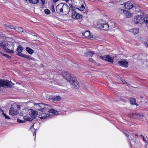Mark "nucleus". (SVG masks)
I'll return each instance as SVG.
<instances>
[{
  "label": "nucleus",
  "mask_w": 148,
  "mask_h": 148,
  "mask_svg": "<svg viewBox=\"0 0 148 148\" xmlns=\"http://www.w3.org/2000/svg\"><path fill=\"white\" fill-rule=\"evenodd\" d=\"M52 116L51 114H50L49 113H43L41 112L39 114V117L41 119H45L47 118H51Z\"/></svg>",
  "instance_id": "1a4fd4ad"
},
{
  "label": "nucleus",
  "mask_w": 148,
  "mask_h": 148,
  "mask_svg": "<svg viewBox=\"0 0 148 148\" xmlns=\"http://www.w3.org/2000/svg\"><path fill=\"white\" fill-rule=\"evenodd\" d=\"M77 13L75 10H73L72 14V17L73 18H75L76 17V15L77 14Z\"/></svg>",
  "instance_id": "7c9ffc66"
},
{
  "label": "nucleus",
  "mask_w": 148,
  "mask_h": 148,
  "mask_svg": "<svg viewBox=\"0 0 148 148\" xmlns=\"http://www.w3.org/2000/svg\"><path fill=\"white\" fill-rule=\"evenodd\" d=\"M41 1L42 4V5H43L45 3V0H40Z\"/></svg>",
  "instance_id": "4c0bfd02"
},
{
  "label": "nucleus",
  "mask_w": 148,
  "mask_h": 148,
  "mask_svg": "<svg viewBox=\"0 0 148 148\" xmlns=\"http://www.w3.org/2000/svg\"><path fill=\"white\" fill-rule=\"evenodd\" d=\"M15 30L16 31L19 33L23 32V29L21 27H15Z\"/></svg>",
  "instance_id": "b1692460"
},
{
  "label": "nucleus",
  "mask_w": 148,
  "mask_h": 148,
  "mask_svg": "<svg viewBox=\"0 0 148 148\" xmlns=\"http://www.w3.org/2000/svg\"><path fill=\"white\" fill-rule=\"evenodd\" d=\"M62 75L67 81L74 85L75 88H78V82L73 75L65 71H63L62 72Z\"/></svg>",
  "instance_id": "7ed1b4c3"
},
{
  "label": "nucleus",
  "mask_w": 148,
  "mask_h": 148,
  "mask_svg": "<svg viewBox=\"0 0 148 148\" xmlns=\"http://www.w3.org/2000/svg\"><path fill=\"white\" fill-rule=\"evenodd\" d=\"M14 42L7 41L3 39L0 34V46L2 47L6 53H12L15 51L14 49Z\"/></svg>",
  "instance_id": "f257e3e1"
},
{
  "label": "nucleus",
  "mask_w": 148,
  "mask_h": 148,
  "mask_svg": "<svg viewBox=\"0 0 148 148\" xmlns=\"http://www.w3.org/2000/svg\"><path fill=\"white\" fill-rule=\"evenodd\" d=\"M84 4H85V5H86V4L85 3H84Z\"/></svg>",
  "instance_id": "49530a36"
},
{
  "label": "nucleus",
  "mask_w": 148,
  "mask_h": 148,
  "mask_svg": "<svg viewBox=\"0 0 148 148\" xmlns=\"http://www.w3.org/2000/svg\"><path fill=\"white\" fill-rule=\"evenodd\" d=\"M26 50L27 52L30 54H32L34 53L33 50L29 47H26Z\"/></svg>",
  "instance_id": "393cba45"
},
{
  "label": "nucleus",
  "mask_w": 148,
  "mask_h": 148,
  "mask_svg": "<svg viewBox=\"0 0 148 148\" xmlns=\"http://www.w3.org/2000/svg\"><path fill=\"white\" fill-rule=\"evenodd\" d=\"M44 12L45 13L47 14H50V10L47 9H45L44 10Z\"/></svg>",
  "instance_id": "72a5a7b5"
},
{
  "label": "nucleus",
  "mask_w": 148,
  "mask_h": 148,
  "mask_svg": "<svg viewBox=\"0 0 148 148\" xmlns=\"http://www.w3.org/2000/svg\"><path fill=\"white\" fill-rule=\"evenodd\" d=\"M97 25L99 27L104 30H107L109 28L108 24L103 20L100 19L97 21Z\"/></svg>",
  "instance_id": "39448f33"
},
{
  "label": "nucleus",
  "mask_w": 148,
  "mask_h": 148,
  "mask_svg": "<svg viewBox=\"0 0 148 148\" xmlns=\"http://www.w3.org/2000/svg\"><path fill=\"white\" fill-rule=\"evenodd\" d=\"M29 113L33 119L36 118L37 115L36 111L32 109L29 110Z\"/></svg>",
  "instance_id": "ddd939ff"
},
{
  "label": "nucleus",
  "mask_w": 148,
  "mask_h": 148,
  "mask_svg": "<svg viewBox=\"0 0 148 148\" xmlns=\"http://www.w3.org/2000/svg\"><path fill=\"white\" fill-rule=\"evenodd\" d=\"M100 58L103 60L108 61L110 62L113 63V62L114 58L111 57L109 55H106L104 56H100Z\"/></svg>",
  "instance_id": "0eeeda50"
},
{
  "label": "nucleus",
  "mask_w": 148,
  "mask_h": 148,
  "mask_svg": "<svg viewBox=\"0 0 148 148\" xmlns=\"http://www.w3.org/2000/svg\"><path fill=\"white\" fill-rule=\"evenodd\" d=\"M29 110H28L26 109H23L22 110L21 112L20 113V115L23 116V117L28 115L29 114Z\"/></svg>",
  "instance_id": "dca6fc26"
},
{
  "label": "nucleus",
  "mask_w": 148,
  "mask_h": 148,
  "mask_svg": "<svg viewBox=\"0 0 148 148\" xmlns=\"http://www.w3.org/2000/svg\"><path fill=\"white\" fill-rule=\"evenodd\" d=\"M50 99L53 100L54 101H59L61 99V97L59 96H56L51 97Z\"/></svg>",
  "instance_id": "4be33fe9"
},
{
  "label": "nucleus",
  "mask_w": 148,
  "mask_h": 148,
  "mask_svg": "<svg viewBox=\"0 0 148 148\" xmlns=\"http://www.w3.org/2000/svg\"><path fill=\"white\" fill-rule=\"evenodd\" d=\"M130 101L131 104L133 105H136V100L134 99L133 98H130Z\"/></svg>",
  "instance_id": "a878e982"
},
{
  "label": "nucleus",
  "mask_w": 148,
  "mask_h": 148,
  "mask_svg": "<svg viewBox=\"0 0 148 148\" xmlns=\"http://www.w3.org/2000/svg\"><path fill=\"white\" fill-rule=\"evenodd\" d=\"M51 11H52V12H55V10H54V8L53 7L52 8Z\"/></svg>",
  "instance_id": "ea45409f"
},
{
  "label": "nucleus",
  "mask_w": 148,
  "mask_h": 148,
  "mask_svg": "<svg viewBox=\"0 0 148 148\" xmlns=\"http://www.w3.org/2000/svg\"><path fill=\"white\" fill-rule=\"evenodd\" d=\"M135 136H137L138 135H137V134H135Z\"/></svg>",
  "instance_id": "c03bdc74"
},
{
  "label": "nucleus",
  "mask_w": 148,
  "mask_h": 148,
  "mask_svg": "<svg viewBox=\"0 0 148 148\" xmlns=\"http://www.w3.org/2000/svg\"><path fill=\"white\" fill-rule=\"evenodd\" d=\"M86 38H91L93 37L92 34L89 31H87L82 34Z\"/></svg>",
  "instance_id": "4468645a"
},
{
  "label": "nucleus",
  "mask_w": 148,
  "mask_h": 148,
  "mask_svg": "<svg viewBox=\"0 0 148 148\" xmlns=\"http://www.w3.org/2000/svg\"><path fill=\"white\" fill-rule=\"evenodd\" d=\"M75 8L77 9H78L79 10H80L81 11H82L84 10L85 8V6H84V4H82L81 5V6L79 7L77 5H75Z\"/></svg>",
  "instance_id": "412c9836"
},
{
  "label": "nucleus",
  "mask_w": 148,
  "mask_h": 148,
  "mask_svg": "<svg viewBox=\"0 0 148 148\" xmlns=\"http://www.w3.org/2000/svg\"><path fill=\"white\" fill-rule=\"evenodd\" d=\"M62 13L64 14H67L70 11V8L69 6L66 4H63Z\"/></svg>",
  "instance_id": "6e6552de"
},
{
  "label": "nucleus",
  "mask_w": 148,
  "mask_h": 148,
  "mask_svg": "<svg viewBox=\"0 0 148 148\" xmlns=\"http://www.w3.org/2000/svg\"><path fill=\"white\" fill-rule=\"evenodd\" d=\"M123 11V14L125 18H128L130 17L131 14L130 12L127 10H122Z\"/></svg>",
  "instance_id": "a211bd4d"
},
{
  "label": "nucleus",
  "mask_w": 148,
  "mask_h": 148,
  "mask_svg": "<svg viewBox=\"0 0 148 148\" xmlns=\"http://www.w3.org/2000/svg\"><path fill=\"white\" fill-rule=\"evenodd\" d=\"M65 1L66 2H68L69 1V0H65Z\"/></svg>",
  "instance_id": "37998d69"
},
{
  "label": "nucleus",
  "mask_w": 148,
  "mask_h": 148,
  "mask_svg": "<svg viewBox=\"0 0 148 148\" xmlns=\"http://www.w3.org/2000/svg\"><path fill=\"white\" fill-rule=\"evenodd\" d=\"M0 53L3 56L5 57L8 58H10L11 57L9 56V55L4 53H3L2 52L0 51Z\"/></svg>",
  "instance_id": "bb28decb"
},
{
  "label": "nucleus",
  "mask_w": 148,
  "mask_h": 148,
  "mask_svg": "<svg viewBox=\"0 0 148 148\" xmlns=\"http://www.w3.org/2000/svg\"><path fill=\"white\" fill-rule=\"evenodd\" d=\"M23 119L27 121H31L32 120V118L29 117L27 116L23 117Z\"/></svg>",
  "instance_id": "c756f323"
},
{
  "label": "nucleus",
  "mask_w": 148,
  "mask_h": 148,
  "mask_svg": "<svg viewBox=\"0 0 148 148\" xmlns=\"http://www.w3.org/2000/svg\"><path fill=\"white\" fill-rule=\"evenodd\" d=\"M1 111L3 112L2 115L4 116V117H5V119H10V117H9L8 116H7L6 114H5L3 112V110H1Z\"/></svg>",
  "instance_id": "2f4dec72"
},
{
  "label": "nucleus",
  "mask_w": 148,
  "mask_h": 148,
  "mask_svg": "<svg viewBox=\"0 0 148 148\" xmlns=\"http://www.w3.org/2000/svg\"><path fill=\"white\" fill-rule=\"evenodd\" d=\"M132 116L134 118L137 119H141L143 118V114L142 113H133Z\"/></svg>",
  "instance_id": "9d476101"
},
{
  "label": "nucleus",
  "mask_w": 148,
  "mask_h": 148,
  "mask_svg": "<svg viewBox=\"0 0 148 148\" xmlns=\"http://www.w3.org/2000/svg\"><path fill=\"white\" fill-rule=\"evenodd\" d=\"M76 17H75V18L79 19L82 18V16L79 14L77 13V14L76 15Z\"/></svg>",
  "instance_id": "473e14b6"
},
{
  "label": "nucleus",
  "mask_w": 148,
  "mask_h": 148,
  "mask_svg": "<svg viewBox=\"0 0 148 148\" xmlns=\"http://www.w3.org/2000/svg\"><path fill=\"white\" fill-rule=\"evenodd\" d=\"M30 3L33 4H37L39 2V0H28Z\"/></svg>",
  "instance_id": "c85d7f7f"
},
{
  "label": "nucleus",
  "mask_w": 148,
  "mask_h": 148,
  "mask_svg": "<svg viewBox=\"0 0 148 148\" xmlns=\"http://www.w3.org/2000/svg\"><path fill=\"white\" fill-rule=\"evenodd\" d=\"M124 8L130 10L134 7L131 3L130 1H128L124 4Z\"/></svg>",
  "instance_id": "f8f14e48"
},
{
  "label": "nucleus",
  "mask_w": 148,
  "mask_h": 148,
  "mask_svg": "<svg viewBox=\"0 0 148 148\" xmlns=\"http://www.w3.org/2000/svg\"><path fill=\"white\" fill-rule=\"evenodd\" d=\"M21 57L24 58L29 60H34L33 58L31 56L29 55H25L24 54L23 55H21Z\"/></svg>",
  "instance_id": "aec40b11"
},
{
  "label": "nucleus",
  "mask_w": 148,
  "mask_h": 148,
  "mask_svg": "<svg viewBox=\"0 0 148 148\" xmlns=\"http://www.w3.org/2000/svg\"><path fill=\"white\" fill-rule=\"evenodd\" d=\"M69 5H70V7L71 8H72L73 7H72V5L71 4H69Z\"/></svg>",
  "instance_id": "79ce46f5"
},
{
  "label": "nucleus",
  "mask_w": 148,
  "mask_h": 148,
  "mask_svg": "<svg viewBox=\"0 0 148 148\" xmlns=\"http://www.w3.org/2000/svg\"><path fill=\"white\" fill-rule=\"evenodd\" d=\"M118 63L120 66L127 68L128 67V62L125 60L118 61Z\"/></svg>",
  "instance_id": "9b49d317"
},
{
  "label": "nucleus",
  "mask_w": 148,
  "mask_h": 148,
  "mask_svg": "<svg viewBox=\"0 0 148 148\" xmlns=\"http://www.w3.org/2000/svg\"><path fill=\"white\" fill-rule=\"evenodd\" d=\"M23 47L21 46H19L16 49V51L18 52V53L17 55L21 57V55H23V54L21 52L23 50Z\"/></svg>",
  "instance_id": "f3484780"
},
{
  "label": "nucleus",
  "mask_w": 148,
  "mask_h": 148,
  "mask_svg": "<svg viewBox=\"0 0 148 148\" xmlns=\"http://www.w3.org/2000/svg\"><path fill=\"white\" fill-rule=\"evenodd\" d=\"M37 109L42 112L48 111L54 115L58 114L59 111L52 109L51 107L49 105L44 104L42 103L37 104L36 105Z\"/></svg>",
  "instance_id": "f03ea898"
},
{
  "label": "nucleus",
  "mask_w": 148,
  "mask_h": 148,
  "mask_svg": "<svg viewBox=\"0 0 148 148\" xmlns=\"http://www.w3.org/2000/svg\"><path fill=\"white\" fill-rule=\"evenodd\" d=\"M17 122L21 123H23L25 122V121H23L20 119H18L17 120Z\"/></svg>",
  "instance_id": "c9c22d12"
},
{
  "label": "nucleus",
  "mask_w": 148,
  "mask_h": 148,
  "mask_svg": "<svg viewBox=\"0 0 148 148\" xmlns=\"http://www.w3.org/2000/svg\"><path fill=\"white\" fill-rule=\"evenodd\" d=\"M34 124H33V125H32L31 127L29 129L30 130H31L32 131V132L33 131H34V132L33 134V136H35V138H36V129H35L34 128Z\"/></svg>",
  "instance_id": "5701e85b"
},
{
  "label": "nucleus",
  "mask_w": 148,
  "mask_h": 148,
  "mask_svg": "<svg viewBox=\"0 0 148 148\" xmlns=\"http://www.w3.org/2000/svg\"><path fill=\"white\" fill-rule=\"evenodd\" d=\"M20 109V108L18 106L14 107H11L9 110V113L10 114L14 115L18 113V110Z\"/></svg>",
  "instance_id": "423d86ee"
},
{
  "label": "nucleus",
  "mask_w": 148,
  "mask_h": 148,
  "mask_svg": "<svg viewBox=\"0 0 148 148\" xmlns=\"http://www.w3.org/2000/svg\"><path fill=\"white\" fill-rule=\"evenodd\" d=\"M129 31L133 33L135 35L138 34L139 29L137 28H134L130 29Z\"/></svg>",
  "instance_id": "6ab92c4d"
},
{
  "label": "nucleus",
  "mask_w": 148,
  "mask_h": 148,
  "mask_svg": "<svg viewBox=\"0 0 148 148\" xmlns=\"http://www.w3.org/2000/svg\"><path fill=\"white\" fill-rule=\"evenodd\" d=\"M145 46L146 47L148 48V42L145 43Z\"/></svg>",
  "instance_id": "58836bf2"
},
{
  "label": "nucleus",
  "mask_w": 148,
  "mask_h": 148,
  "mask_svg": "<svg viewBox=\"0 0 148 148\" xmlns=\"http://www.w3.org/2000/svg\"><path fill=\"white\" fill-rule=\"evenodd\" d=\"M125 134V135L126 136H127L128 138V135L127 134H126V133H124Z\"/></svg>",
  "instance_id": "a19ab883"
},
{
  "label": "nucleus",
  "mask_w": 148,
  "mask_h": 148,
  "mask_svg": "<svg viewBox=\"0 0 148 148\" xmlns=\"http://www.w3.org/2000/svg\"><path fill=\"white\" fill-rule=\"evenodd\" d=\"M86 53L88 56L92 57L94 53L93 51H89L87 52Z\"/></svg>",
  "instance_id": "cd10ccee"
},
{
  "label": "nucleus",
  "mask_w": 148,
  "mask_h": 148,
  "mask_svg": "<svg viewBox=\"0 0 148 148\" xmlns=\"http://www.w3.org/2000/svg\"><path fill=\"white\" fill-rule=\"evenodd\" d=\"M134 21L136 23H144L148 27V17L144 18L142 16L138 15L136 16L134 19Z\"/></svg>",
  "instance_id": "20e7f679"
},
{
  "label": "nucleus",
  "mask_w": 148,
  "mask_h": 148,
  "mask_svg": "<svg viewBox=\"0 0 148 148\" xmlns=\"http://www.w3.org/2000/svg\"><path fill=\"white\" fill-rule=\"evenodd\" d=\"M63 4L61 3L59 4L56 7V11L58 13H62Z\"/></svg>",
  "instance_id": "2eb2a0df"
},
{
  "label": "nucleus",
  "mask_w": 148,
  "mask_h": 148,
  "mask_svg": "<svg viewBox=\"0 0 148 148\" xmlns=\"http://www.w3.org/2000/svg\"><path fill=\"white\" fill-rule=\"evenodd\" d=\"M8 27L10 29H15V27H14L12 25H9L8 26Z\"/></svg>",
  "instance_id": "e433bc0d"
},
{
  "label": "nucleus",
  "mask_w": 148,
  "mask_h": 148,
  "mask_svg": "<svg viewBox=\"0 0 148 148\" xmlns=\"http://www.w3.org/2000/svg\"><path fill=\"white\" fill-rule=\"evenodd\" d=\"M143 140H144V138H143Z\"/></svg>",
  "instance_id": "a18cd8bd"
},
{
  "label": "nucleus",
  "mask_w": 148,
  "mask_h": 148,
  "mask_svg": "<svg viewBox=\"0 0 148 148\" xmlns=\"http://www.w3.org/2000/svg\"><path fill=\"white\" fill-rule=\"evenodd\" d=\"M89 61L90 62H93L94 63L95 62V61L93 60V59L92 58H90L89 59Z\"/></svg>",
  "instance_id": "f704fd0d"
}]
</instances>
